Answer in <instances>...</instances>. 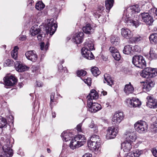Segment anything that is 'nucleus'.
<instances>
[{
	"label": "nucleus",
	"mask_w": 157,
	"mask_h": 157,
	"mask_svg": "<svg viewBox=\"0 0 157 157\" xmlns=\"http://www.w3.org/2000/svg\"><path fill=\"white\" fill-rule=\"evenodd\" d=\"M140 16L142 18V21L147 25H151L154 21L153 17L148 13H141Z\"/></svg>",
	"instance_id": "obj_8"
},
{
	"label": "nucleus",
	"mask_w": 157,
	"mask_h": 157,
	"mask_svg": "<svg viewBox=\"0 0 157 157\" xmlns=\"http://www.w3.org/2000/svg\"><path fill=\"white\" fill-rule=\"evenodd\" d=\"M141 50V49L140 47L138 45H135L133 47V48H132V51L133 52H140Z\"/></svg>",
	"instance_id": "obj_46"
},
{
	"label": "nucleus",
	"mask_w": 157,
	"mask_h": 157,
	"mask_svg": "<svg viewBox=\"0 0 157 157\" xmlns=\"http://www.w3.org/2000/svg\"><path fill=\"white\" fill-rule=\"evenodd\" d=\"M125 101L128 106L131 108L138 107L141 104V102L139 99L135 98H133L132 99H127Z\"/></svg>",
	"instance_id": "obj_9"
},
{
	"label": "nucleus",
	"mask_w": 157,
	"mask_h": 157,
	"mask_svg": "<svg viewBox=\"0 0 157 157\" xmlns=\"http://www.w3.org/2000/svg\"><path fill=\"white\" fill-rule=\"evenodd\" d=\"M149 41L151 44H157V33H152L149 36Z\"/></svg>",
	"instance_id": "obj_27"
},
{
	"label": "nucleus",
	"mask_w": 157,
	"mask_h": 157,
	"mask_svg": "<svg viewBox=\"0 0 157 157\" xmlns=\"http://www.w3.org/2000/svg\"><path fill=\"white\" fill-rule=\"evenodd\" d=\"M87 106L89 110L92 113H95L101 109V105L96 102H93L90 100L87 101Z\"/></svg>",
	"instance_id": "obj_7"
},
{
	"label": "nucleus",
	"mask_w": 157,
	"mask_h": 157,
	"mask_svg": "<svg viewBox=\"0 0 157 157\" xmlns=\"http://www.w3.org/2000/svg\"><path fill=\"white\" fill-rule=\"evenodd\" d=\"M83 32L87 34H90L92 33L94 31L91 25L90 24H86L82 28Z\"/></svg>",
	"instance_id": "obj_25"
},
{
	"label": "nucleus",
	"mask_w": 157,
	"mask_h": 157,
	"mask_svg": "<svg viewBox=\"0 0 157 157\" xmlns=\"http://www.w3.org/2000/svg\"><path fill=\"white\" fill-rule=\"evenodd\" d=\"M131 143L125 141L121 144L122 146L123 147V150L124 152L129 151L132 148Z\"/></svg>",
	"instance_id": "obj_26"
},
{
	"label": "nucleus",
	"mask_w": 157,
	"mask_h": 157,
	"mask_svg": "<svg viewBox=\"0 0 157 157\" xmlns=\"http://www.w3.org/2000/svg\"><path fill=\"white\" fill-rule=\"evenodd\" d=\"M86 72L83 70H78L77 71V76L79 77L84 76L86 75Z\"/></svg>",
	"instance_id": "obj_43"
},
{
	"label": "nucleus",
	"mask_w": 157,
	"mask_h": 157,
	"mask_svg": "<svg viewBox=\"0 0 157 157\" xmlns=\"http://www.w3.org/2000/svg\"><path fill=\"white\" fill-rule=\"evenodd\" d=\"M3 80L5 83V87L7 88L6 86H12L17 82V79L13 76L11 75L6 77H4Z\"/></svg>",
	"instance_id": "obj_11"
},
{
	"label": "nucleus",
	"mask_w": 157,
	"mask_h": 157,
	"mask_svg": "<svg viewBox=\"0 0 157 157\" xmlns=\"http://www.w3.org/2000/svg\"><path fill=\"white\" fill-rule=\"evenodd\" d=\"M26 39V36L25 35L21 36L19 38L20 40L22 41L25 40Z\"/></svg>",
	"instance_id": "obj_58"
},
{
	"label": "nucleus",
	"mask_w": 157,
	"mask_h": 157,
	"mask_svg": "<svg viewBox=\"0 0 157 157\" xmlns=\"http://www.w3.org/2000/svg\"><path fill=\"white\" fill-rule=\"evenodd\" d=\"M36 85L38 87H41L42 86V84L41 82L36 81Z\"/></svg>",
	"instance_id": "obj_60"
},
{
	"label": "nucleus",
	"mask_w": 157,
	"mask_h": 157,
	"mask_svg": "<svg viewBox=\"0 0 157 157\" xmlns=\"http://www.w3.org/2000/svg\"><path fill=\"white\" fill-rule=\"evenodd\" d=\"M84 81L85 83L88 86H90L91 84V78H87L84 79Z\"/></svg>",
	"instance_id": "obj_50"
},
{
	"label": "nucleus",
	"mask_w": 157,
	"mask_h": 157,
	"mask_svg": "<svg viewBox=\"0 0 157 157\" xmlns=\"http://www.w3.org/2000/svg\"><path fill=\"white\" fill-rule=\"evenodd\" d=\"M98 94L95 90L92 89L90 90V93L87 96V98H88V101H89L90 100L92 101L93 99H97L98 98Z\"/></svg>",
	"instance_id": "obj_22"
},
{
	"label": "nucleus",
	"mask_w": 157,
	"mask_h": 157,
	"mask_svg": "<svg viewBox=\"0 0 157 157\" xmlns=\"http://www.w3.org/2000/svg\"><path fill=\"white\" fill-rule=\"evenodd\" d=\"M93 40L92 39H88L86 40L84 43V47L82 48L87 49L89 50H93L94 48L93 43Z\"/></svg>",
	"instance_id": "obj_20"
},
{
	"label": "nucleus",
	"mask_w": 157,
	"mask_h": 157,
	"mask_svg": "<svg viewBox=\"0 0 157 157\" xmlns=\"http://www.w3.org/2000/svg\"><path fill=\"white\" fill-rule=\"evenodd\" d=\"M91 51L87 49L82 48L81 51L83 56L89 60L94 59V57Z\"/></svg>",
	"instance_id": "obj_17"
},
{
	"label": "nucleus",
	"mask_w": 157,
	"mask_h": 157,
	"mask_svg": "<svg viewBox=\"0 0 157 157\" xmlns=\"http://www.w3.org/2000/svg\"><path fill=\"white\" fill-rule=\"evenodd\" d=\"M98 141V144H100V140L99 138V136H98L94 135L92 136L91 137L90 140L89 141H91L92 142H96V141Z\"/></svg>",
	"instance_id": "obj_40"
},
{
	"label": "nucleus",
	"mask_w": 157,
	"mask_h": 157,
	"mask_svg": "<svg viewBox=\"0 0 157 157\" xmlns=\"http://www.w3.org/2000/svg\"><path fill=\"white\" fill-rule=\"evenodd\" d=\"M109 51L111 54V55L115 53L118 51V50L114 46H111L109 48Z\"/></svg>",
	"instance_id": "obj_45"
},
{
	"label": "nucleus",
	"mask_w": 157,
	"mask_h": 157,
	"mask_svg": "<svg viewBox=\"0 0 157 157\" xmlns=\"http://www.w3.org/2000/svg\"><path fill=\"white\" fill-rule=\"evenodd\" d=\"M134 152L136 157H139L143 153V151L141 150H136Z\"/></svg>",
	"instance_id": "obj_47"
},
{
	"label": "nucleus",
	"mask_w": 157,
	"mask_h": 157,
	"mask_svg": "<svg viewBox=\"0 0 157 157\" xmlns=\"http://www.w3.org/2000/svg\"><path fill=\"white\" fill-rule=\"evenodd\" d=\"M118 132L117 128L114 126L109 127L107 130L106 138L107 139H111L115 138Z\"/></svg>",
	"instance_id": "obj_6"
},
{
	"label": "nucleus",
	"mask_w": 157,
	"mask_h": 157,
	"mask_svg": "<svg viewBox=\"0 0 157 157\" xmlns=\"http://www.w3.org/2000/svg\"><path fill=\"white\" fill-rule=\"evenodd\" d=\"M142 39V37L139 36L132 37V40L133 42H139Z\"/></svg>",
	"instance_id": "obj_48"
},
{
	"label": "nucleus",
	"mask_w": 157,
	"mask_h": 157,
	"mask_svg": "<svg viewBox=\"0 0 157 157\" xmlns=\"http://www.w3.org/2000/svg\"><path fill=\"white\" fill-rule=\"evenodd\" d=\"M124 137L126 139L125 141L131 143L135 141L137 138L135 132L131 130L127 131L124 134Z\"/></svg>",
	"instance_id": "obj_10"
},
{
	"label": "nucleus",
	"mask_w": 157,
	"mask_h": 157,
	"mask_svg": "<svg viewBox=\"0 0 157 157\" xmlns=\"http://www.w3.org/2000/svg\"><path fill=\"white\" fill-rule=\"evenodd\" d=\"M84 34L82 32H80L76 34L72 38V42L75 43L76 44H79L82 42Z\"/></svg>",
	"instance_id": "obj_16"
},
{
	"label": "nucleus",
	"mask_w": 157,
	"mask_h": 157,
	"mask_svg": "<svg viewBox=\"0 0 157 157\" xmlns=\"http://www.w3.org/2000/svg\"><path fill=\"white\" fill-rule=\"evenodd\" d=\"M101 93L103 94V95L104 96H105L107 94V92L103 90L101 92Z\"/></svg>",
	"instance_id": "obj_64"
},
{
	"label": "nucleus",
	"mask_w": 157,
	"mask_h": 157,
	"mask_svg": "<svg viewBox=\"0 0 157 157\" xmlns=\"http://www.w3.org/2000/svg\"><path fill=\"white\" fill-rule=\"evenodd\" d=\"M149 55V59L150 60L155 59L157 58V54L155 52L154 48H150Z\"/></svg>",
	"instance_id": "obj_29"
},
{
	"label": "nucleus",
	"mask_w": 157,
	"mask_h": 157,
	"mask_svg": "<svg viewBox=\"0 0 157 157\" xmlns=\"http://www.w3.org/2000/svg\"><path fill=\"white\" fill-rule=\"evenodd\" d=\"M32 31L31 32V34L33 36H35L36 35L38 34L40 32V29H35L34 28L33 29L32 28H31Z\"/></svg>",
	"instance_id": "obj_44"
},
{
	"label": "nucleus",
	"mask_w": 157,
	"mask_h": 157,
	"mask_svg": "<svg viewBox=\"0 0 157 157\" xmlns=\"http://www.w3.org/2000/svg\"><path fill=\"white\" fill-rule=\"evenodd\" d=\"M55 93H51L50 95V105H51L52 102L54 101V98Z\"/></svg>",
	"instance_id": "obj_51"
},
{
	"label": "nucleus",
	"mask_w": 157,
	"mask_h": 157,
	"mask_svg": "<svg viewBox=\"0 0 157 157\" xmlns=\"http://www.w3.org/2000/svg\"><path fill=\"white\" fill-rule=\"evenodd\" d=\"M131 9H133L137 13L140 12V8H139V6L138 5H133L132 6Z\"/></svg>",
	"instance_id": "obj_49"
},
{
	"label": "nucleus",
	"mask_w": 157,
	"mask_h": 157,
	"mask_svg": "<svg viewBox=\"0 0 157 157\" xmlns=\"http://www.w3.org/2000/svg\"><path fill=\"white\" fill-rule=\"evenodd\" d=\"M155 82L151 79L147 81V82L144 83L143 86V89L147 91H150L154 86Z\"/></svg>",
	"instance_id": "obj_18"
},
{
	"label": "nucleus",
	"mask_w": 157,
	"mask_h": 157,
	"mask_svg": "<svg viewBox=\"0 0 157 157\" xmlns=\"http://www.w3.org/2000/svg\"><path fill=\"white\" fill-rule=\"evenodd\" d=\"M132 51V45H128L124 46L123 52L125 54L128 55L131 53Z\"/></svg>",
	"instance_id": "obj_35"
},
{
	"label": "nucleus",
	"mask_w": 157,
	"mask_h": 157,
	"mask_svg": "<svg viewBox=\"0 0 157 157\" xmlns=\"http://www.w3.org/2000/svg\"><path fill=\"white\" fill-rule=\"evenodd\" d=\"M134 91V88L131 85V82L125 85L124 89V91L127 95L132 93Z\"/></svg>",
	"instance_id": "obj_23"
},
{
	"label": "nucleus",
	"mask_w": 157,
	"mask_h": 157,
	"mask_svg": "<svg viewBox=\"0 0 157 157\" xmlns=\"http://www.w3.org/2000/svg\"><path fill=\"white\" fill-rule=\"evenodd\" d=\"M132 63L136 66L141 69L145 68L146 63L144 57L141 56H134L132 58Z\"/></svg>",
	"instance_id": "obj_3"
},
{
	"label": "nucleus",
	"mask_w": 157,
	"mask_h": 157,
	"mask_svg": "<svg viewBox=\"0 0 157 157\" xmlns=\"http://www.w3.org/2000/svg\"><path fill=\"white\" fill-rule=\"evenodd\" d=\"M114 2V0H106L105 2V6L106 10L109 11L113 7Z\"/></svg>",
	"instance_id": "obj_34"
},
{
	"label": "nucleus",
	"mask_w": 157,
	"mask_h": 157,
	"mask_svg": "<svg viewBox=\"0 0 157 157\" xmlns=\"http://www.w3.org/2000/svg\"><path fill=\"white\" fill-rule=\"evenodd\" d=\"M152 153L154 156L155 157H157V150L156 149H153Z\"/></svg>",
	"instance_id": "obj_56"
},
{
	"label": "nucleus",
	"mask_w": 157,
	"mask_h": 157,
	"mask_svg": "<svg viewBox=\"0 0 157 157\" xmlns=\"http://www.w3.org/2000/svg\"><path fill=\"white\" fill-rule=\"evenodd\" d=\"M49 46V43L48 42L46 43L45 46V44L44 42H41L40 44V49L41 50H44H44L46 51L48 49Z\"/></svg>",
	"instance_id": "obj_41"
},
{
	"label": "nucleus",
	"mask_w": 157,
	"mask_h": 157,
	"mask_svg": "<svg viewBox=\"0 0 157 157\" xmlns=\"http://www.w3.org/2000/svg\"><path fill=\"white\" fill-rule=\"evenodd\" d=\"M5 63L7 66H10L13 64V61L11 60L8 59L6 61Z\"/></svg>",
	"instance_id": "obj_52"
},
{
	"label": "nucleus",
	"mask_w": 157,
	"mask_h": 157,
	"mask_svg": "<svg viewBox=\"0 0 157 157\" xmlns=\"http://www.w3.org/2000/svg\"><path fill=\"white\" fill-rule=\"evenodd\" d=\"M18 49V48L17 46H15L11 53V56L12 57L16 60L17 58V51Z\"/></svg>",
	"instance_id": "obj_36"
},
{
	"label": "nucleus",
	"mask_w": 157,
	"mask_h": 157,
	"mask_svg": "<svg viewBox=\"0 0 157 157\" xmlns=\"http://www.w3.org/2000/svg\"><path fill=\"white\" fill-rule=\"evenodd\" d=\"M91 71L93 75L95 76H98L101 73L100 71L97 67H94L92 68Z\"/></svg>",
	"instance_id": "obj_37"
},
{
	"label": "nucleus",
	"mask_w": 157,
	"mask_h": 157,
	"mask_svg": "<svg viewBox=\"0 0 157 157\" xmlns=\"http://www.w3.org/2000/svg\"><path fill=\"white\" fill-rule=\"evenodd\" d=\"M32 68V71L34 72V71H36L38 69V67H37L33 66Z\"/></svg>",
	"instance_id": "obj_61"
},
{
	"label": "nucleus",
	"mask_w": 157,
	"mask_h": 157,
	"mask_svg": "<svg viewBox=\"0 0 157 157\" xmlns=\"http://www.w3.org/2000/svg\"><path fill=\"white\" fill-rule=\"evenodd\" d=\"M45 7L44 4L42 1H39L37 2L36 5V8L38 10H41Z\"/></svg>",
	"instance_id": "obj_39"
},
{
	"label": "nucleus",
	"mask_w": 157,
	"mask_h": 157,
	"mask_svg": "<svg viewBox=\"0 0 157 157\" xmlns=\"http://www.w3.org/2000/svg\"><path fill=\"white\" fill-rule=\"evenodd\" d=\"M104 9V7L102 5H100L98 7V11L99 13H101Z\"/></svg>",
	"instance_id": "obj_53"
},
{
	"label": "nucleus",
	"mask_w": 157,
	"mask_h": 157,
	"mask_svg": "<svg viewBox=\"0 0 157 157\" xmlns=\"http://www.w3.org/2000/svg\"><path fill=\"white\" fill-rule=\"evenodd\" d=\"M112 56L115 60L117 61H119L121 58L120 54L118 51L115 53L113 54Z\"/></svg>",
	"instance_id": "obj_42"
},
{
	"label": "nucleus",
	"mask_w": 157,
	"mask_h": 157,
	"mask_svg": "<svg viewBox=\"0 0 157 157\" xmlns=\"http://www.w3.org/2000/svg\"><path fill=\"white\" fill-rule=\"evenodd\" d=\"M82 126V124L81 123L78 124L77 126V129L79 132H81V127Z\"/></svg>",
	"instance_id": "obj_55"
},
{
	"label": "nucleus",
	"mask_w": 157,
	"mask_h": 157,
	"mask_svg": "<svg viewBox=\"0 0 157 157\" xmlns=\"http://www.w3.org/2000/svg\"><path fill=\"white\" fill-rule=\"evenodd\" d=\"M124 115L122 112H116L113 117L112 122L113 124L118 125L124 119Z\"/></svg>",
	"instance_id": "obj_5"
},
{
	"label": "nucleus",
	"mask_w": 157,
	"mask_h": 157,
	"mask_svg": "<svg viewBox=\"0 0 157 157\" xmlns=\"http://www.w3.org/2000/svg\"><path fill=\"white\" fill-rule=\"evenodd\" d=\"M126 22L127 25L134 26L136 28H137L140 25L139 22L137 20L135 21L132 19H128L126 20Z\"/></svg>",
	"instance_id": "obj_28"
},
{
	"label": "nucleus",
	"mask_w": 157,
	"mask_h": 157,
	"mask_svg": "<svg viewBox=\"0 0 157 157\" xmlns=\"http://www.w3.org/2000/svg\"><path fill=\"white\" fill-rule=\"evenodd\" d=\"M119 37L116 36H112L110 38V41L112 45L116 46L118 45L120 42Z\"/></svg>",
	"instance_id": "obj_30"
},
{
	"label": "nucleus",
	"mask_w": 157,
	"mask_h": 157,
	"mask_svg": "<svg viewBox=\"0 0 157 157\" xmlns=\"http://www.w3.org/2000/svg\"><path fill=\"white\" fill-rule=\"evenodd\" d=\"M126 157H136L134 152H129L127 153Z\"/></svg>",
	"instance_id": "obj_54"
},
{
	"label": "nucleus",
	"mask_w": 157,
	"mask_h": 157,
	"mask_svg": "<svg viewBox=\"0 0 157 157\" xmlns=\"http://www.w3.org/2000/svg\"><path fill=\"white\" fill-rule=\"evenodd\" d=\"M10 140H7L4 142V146L2 147V151H4L6 154H8L10 156L13 155V150L10 148Z\"/></svg>",
	"instance_id": "obj_13"
},
{
	"label": "nucleus",
	"mask_w": 157,
	"mask_h": 157,
	"mask_svg": "<svg viewBox=\"0 0 157 157\" xmlns=\"http://www.w3.org/2000/svg\"><path fill=\"white\" fill-rule=\"evenodd\" d=\"M70 135H72L71 133H67L64 131L62 133L61 136L63 141L67 142L71 140L72 136Z\"/></svg>",
	"instance_id": "obj_31"
},
{
	"label": "nucleus",
	"mask_w": 157,
	"mask_h": 157,
	"mask_svg": "<svg viewBox=\"0 0 157 157\" xmlns=\"http://www.w3.org/2000/svg\"><path fill=\"white\" fill-rule=\"evenodd\" d=\"M134 126L136 130L139 133H144L147 131L148 125L144 121H138L135 123Z\"/></svg>",
	"instance_id": "obj_4"
},
{
	"label": "nucleus",
	"mask_w": 157,
	"mask_h": 157,
	"mask_svg": "<svg viewBox=\"0 0 157 157\" xmlns=\"http://www.w3.org/2000/svg\"><path fill=\"white\" fill-rule=\"evenodd\" d=\"M25 56L28 59L33 62L36 61L38 58L36 52L34 50H31L26 52Z\"/></svg>",
	"instance_id": "obj_14"
},
{
	"label": "nucleus",
	"mask_w": 157,
	"mask_h": 157,
	"mask_svg": "<svg viewBox=\"0 0 157 157\" xmlns=\"http://www.w3.org/2000/svg\"><path fill=\"white\" fill-rule=\"evenodd\" d=\"M92 155L91 154L89 153H86L83 155L82 157H92Z\"/></svg>",
	"instance_id": "obj_57"
},
{
	"label": "nucleus",
	"mask_w": 157,
	"mask_h": 157,
	"mask_svg": "<svg viewBox=\"0 0 157 157\" xmlns=\"http://www.w3.org/2000/svg\"><path fill=\"white\" fill-rule=\"evenodd\" d=\"M6 124L7 121L6 119L1 116H0V128L6 127Z\"/></svg>",
	"instance_id": "obj_38"
},
{
	"label": "nucleus",
	"mask_w": 157,
	"mask_h": 157,
	"mask_svg": "<svg viewBox=\"0 0 157 157\" xmlns=\"http://www.w3.org/2000/svg\"><path fill=\"white\" fill-rule=\"evenodd\" d=\"M70 147L71 149L74 150L79 147V145L74 138L72 139L70 144Z\"/></svg>",
	"instance_id": "obj_33"
},
{
	"label": "nucleus",
	"mask_w": 157,
	"mask_h": 157,
	"mask_svg": "<svg viewBox=\"0 0 157 157\" xmlns=\"http://www.w3.org/2000/svg\"><path fill=\"white\" fill-rule=\"evenodd\" d=\"M147 101V105L151 108H157V100L152 95H149L146 98Z\"/></svg>",
	"instance_id": "obj_12"
},
{
	"label": "nucleus",
	"mask_w": 157,
	"mask_h": 157,
	"mask_svg": "<svg viewBox=\"0 0 157 157\" xmlns=\"http://www.w3.org/2000/svg\"><path fill=\"white\" fill-rule=\"evenodd\" d=\"M63 67L62 65H60L58 67V69L59 71L62 72H63Z\"/></svg>",
	"instance_id": "obj_59"
},
{
	"label": "nucleus",
	"mask_w": 157,
	"mask_h": 157,
	"mask_svg": "<svg viewBox=\"0 0 157 157\" xmlns=\"http://www.w3.org/2000/svg\"><path fill=\"white\" fill-rule=\"evenodd\" d=\"M121 33L122 36L127 39L131 38L133 36L131 31L127 28H122L121 29Z\"/></svg>",
	"instance_id": "obj_19"
},
{
	"label": "nucleus",
	"mask_w": 157,
	"mask_h": 157,
	"mask_svg": "<svg viewBox=\"0 0 157 157\" xmlns=\"http://www.w3.org/2000/svg\"><path fill=\"white\" fill-rule=\"evenodd\" d=\"M105 80L104 81V83H106V81L108 85L112 86L113 84V77H111L110 75L107 74H105L104 75Z\"/></svg>",
	"instance_id": "obj_24"
},
{
	"label": "nucleus",
	"mask_w": 157,
	"mask_h": 157,
	"mask_svg": "<svg viewBox=\"0 0 157 157\" xmlns=\"http://www.w3.org/2000/svg\"><path fill=\"white\" fill-rule=\"evenodd\" d=\"M56 22L53 18H51L49 20L47 24L44 27L42 34H41L40 32L38 35L37 38L39 40H41L43 36H45L46 34L48 35L49 33L52 36L54 34L57 27V25L56 24Z\"/></svg>",
	"instance_id": "obj_1"
},
{
	"label": "nucleus",
	"mask_w": 157,
	"mask_h": 157,
	"mask_svg": "<svg viewBox=\"0 0 157 157\" xmlns=\"http://www.w3.org/2000/svg\"><path fill=\"white\" fill-rule=\"evenodd\" d=\"M34 2L32 0H30L28 1V3L29 5H32V3L33 2Z\"/></svg>",
	"instance_id": "obj_63"
},
{
	"label": "nucleus",
	"mask_w": 157,
	"mask_h": 157,
	"mask_svg": "<svg viewBox=\"0 0 157 157\" xmlns=\"http://www.w3.org/2000/svg\"><path fill=\"white\" fill-rule=\"evenodd\" d=\"M74 138L79 145V147L83 145L86 141L85 137L84 135L78 134L75 136Z\"/></svg>",
	"instance_id": "obj_21"
},
{
	"label": "nucleus",
	"mask_w": 157,
	"mask_h": 157,
	"mask_svg": "<svg viewBox=\"0 0 157 157\" xmlns=\"http://www.w3.org/2000/svg\"><path fill=\"white\" fill-rule=\"evenodd\" d=\"M144 68L140 73L142 77L149 78L154 77L157 75V69L150 67Z\"/></svg>",
	"instance_id": "obj_2"
},
{
	"label": "nucleus",
	"mask_w": 157,
	"mask_h": 157,
	"mask_svg": "<svg viewBox=\"0 0 157 157\" xmlns=\"http://www.w3.org/2000/svg\"><path fill=\"white\" fill-rule=\"evenodd\" d=\"M96 141V142H94V141L92 142L91 141H88V146L95 150H98L99 147V145L100 144H98V142H97L98 141Z\"/></svg>",
	"instance_id": "obj_32"
},
{
	"label": "nucleus",
	"mask_w": 157,
	"mask_h": 157,
	"mask_svg": "<svg viewBox=\"0 0 157 157\" xmlns=\"http://www.w3.org/2000/svg\"><path fill=\"white\" fill-rule=\"evenodd\" d=\"M63 71L64 72L67 73L68 72V71L67 70V69L66 67H63Z\"/></svg>",
	"instance_id": "obj_62"
},
{
	"label": "nucleus",
	"mask_w": 157,
	"mask_h": 157,
	"mask_svg": "<svg viewBox=\"0 0 157 157\" xmlns=\"http://www.w3.org/2000/svg\"><path fill=\"white\" fill-rule=\"evenodd\" d=\"M15 67L16 70L18 72H22L28 70L29 67L21 63V62L16 61L15 63Z\"/></svg>",
	"instance_id": "obj_15"
}]
</instances>
